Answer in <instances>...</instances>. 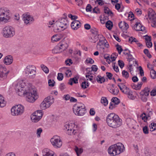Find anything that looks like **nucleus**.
Masks as SVG:
<instances>
[{
	"mask_svg": "<svg viewBox=\"0 0 156 156\" xmlns=\"http://www.w3.org/2000/svg\"><path fill=\"white\" fill-rule=\"evenodd\" d=\"M26 83L23 80H19L16 87V90L20 96L24 95L26 97L27 101L30 102H33L37 98L36 91L31 87H28L24 89L26 86Z\"/></svg>",
	"mask_w": 156,
	"mask_h": 156,
	"instance_id": "obj_1",
	"label": "nucleus"
},
{
	"mask_svg": "<svg viewBox=\"0 0 156 156\" xmlns=\"http://www.w3.org/2000/svg\"><path fill=\"white\" fill-rule=\"evenodd\" d=\"M106 120L108 126L114 128L119 127L122 123V120L117 115L113 113L108 115Z\"/></svg>",
	"mask_w": 156,
	"mask_h": 156,
	"instance_id": "obj_2",
	"label": "nucleus"
},
{
	"mask_svg": "<svg viewBox=\"0 0 156 156\" xmlns=\"http://www.w3.org/2000/svg\"><path fill=\"white\" fill-rule=\"evenodd\" d=\"M124 150L123 145L119 143L110 146L108 149V151L111 156H115L123 152Z\"/></svg>",
	"mask_w": 156,
	"mask_h": 156,
	"instance_id": "obj_3",
	"label": "nucleus"
},
{
	"mask_svg": "<svg viewBox=\"0 0 156 156\" xmlns=\"http://www.w3.org/2000/svg\"><path fill=\"white\" fill-rule=\"evenodd\" d=\"M24 73L26 76L31 79L35 77L36 75V68L33 65L27 66L24 69Z\"/></svg>",
	"mask_w": 156,
	"mask_h": 156,
	"instance_id": "obj_4",
	"label": "nucleus"
},
{
	"mask_svg": "<svg viewBox=\"0 0 156 156\" xmlns=\"http://www.w3.org/2000/svg\"><path fill=\"white\" fill-rule=\"evenodd\" d=\"M74 113L78 116H83L86 112L85 106L82 103L78 105H75L73 108Z\"/></svg>",
	"mask_w": 156,
	"mask_h": 156,
	"instance_id": "obj_5",
	"label": "nucleus"
},
{
	"mask_svg": "<svg viewBox=\"0 0 156 156\" xmlns=\"http://www.w3.org/2000/svg\"><path fill=\"white\" fill-rule=\"evenodd\" d=\"M2 34L5 37H12L15 34V31L12 27L8 26L3 28Z\"/></svg>",
	"mask_w": 156,
	"mask_h": 156,
	"instance_id": "obj_6",
	"label": "nucleus"
},
{
	"mask_svg": "<svg viewBox=\"0 0 156 156\" xmlns=\"http://www.w3.org/2000/svg\"><path fill=\"white\" fill-rule=\"evenodd\" d=\"M54 102V98L52 96H48L45 98L41 103L40 107L42 109L49 107Z\"/></svg>",
	"mask_w": 156,
	"mask_h": 156,
	"instance_id": "obj_7",
	"label": "nucleus"
},
{
	"mask_svg": "<svg viewBox=\"0 0 156 156\" xmlns=\"http://www.w3.org/2000/svg\"><path fill=\"white\" fill-rule=\"evenodd\" d=\"M9 13L5 8H0V22L4 21L7 22L9 19Z\"/></svg>",
	"mask_w": 156,
	"mask_h": 156,
	"instance_id": "obj_8",
	"label": "nucleus"
},
{
	"mask_svg": "<svg viewBox=\"0 0 156 156\" xmlns=\"http://www.w3.org/2000/svg\"><path fill=\"white\" fill-rule=\"evenodd\" d=\"M24 111V107L21 105L15 106L11 109V112L13 115H20L23 113Z\"/></svg>",
	"mask_w": 156,
	"mask_h": 156,
	"instance_id": "obj_9",
	"label": "nucleus"
},
{
	"mask_svg": "<svg viewBox=\"0 0 156 156\" xmlns=\"http://www.w3.org/2000/svg\"><path fill=\"white\" fill-rule=\"evenodd\" d=\"M64 17L59 19L56 22L57 25L62 28L66 29L68 25V22L66 19L67 18L66 14H64Z\"/></svg>",
	"mask_w": 156,
	"mask_h": 156,
	"instance_id": "obj_10",
	"label": "nucleus"
},
{
	"mask_svg": "<svg viewBox=\"0 0 156 156\" xmlns=\"http://www.w3.org/2000/svg\"><path fill=\"white\" fill-rule=\"evenodd\" d=\"M43 115L42 111L37 110L31 115L30 116L31 120L33 122H37L41 119Z\"/></svg>",
	"mask_w": 156,
	"mask_h": 156,
	"instance_id": "obj_11",
	"label": "nucleus"
},
{
	"mask_svg": "<svg viewBox=\"0 0 156 156\" xmlns=\"http://www.w3.org/2000/svg\"><path fill=\"white\" fill-rule=\"evenodd\" d=\"M51 142L53 147L56 148H60L62 145V142L59 137L54 136L51 139Z\"/></svg>",
	"mask_w": 156,
	"mask_h": 156,
	"instance_id": "obj_12",
	"label": "nucleus"
},
{
	"mask_svg": "<svg viewBox=\"0 0 156 156\" xmlns=\"http://www.w3.org/2000/svg\"><path fill=\"white\" fill-rule=\"evenodd\" d=\"M9 72V71L7 70L5 66L0 65V80H3L6 79Z\"/></svg>",
	"mask_w": 156,
	"mask_h": 156,
	"instance_id": "obj_13",
	"label": "nucleus"
},
{
	"mask_svg": "<svg viewBox=\"0 0 156 156\" xmlns=\"http://www.w3.org/2000/svg\"><path fill=\"white\" fill-rule=\"evenodd\" d=\"M73 125L71 123H68L65 125L64 129L69 135H74L76 133V131L73 129Z\"/></svg>",
	"mask_w": 156,
	"mask_h": 156,
	"instance_id": "obj_14",
	"label": "nucleus"
},
{
	"mask_svg": "<svg viewBox=\"0 0 156 156\" xmlns=\"http://www.w3.org/2000/svg\"><path fill=\"white\" fill-rule=\"evenodd\" d=\"M22 17L24 23L26 24H30L34 21L33 17L28 13L23 14Z\"/></svg>",
	"mask_w": 156,
	"mask_h": 156,
	"instance_id": "obj_15",
	"label": "nucleus"
},
{
	"mask_svg": "<svg viewBox=\"0 0 156 156\" xmlns=\"http://www.w3.org/2000/svg\"><path fill=\"white\" fill-rule=\"evenodd\" d=\"M132 53L129 49H124L123 53L125 55H127L128 58L127 59L129 60V62H131L133 61V62H134L135 64L137 65H138L137 62L136 61L134 58H133L132 55L131 54Z\"/></svg>",
	"mask_w": 156,
	"mask_h": 156,
	"instance_id": "obj_16",
	"label": "nucleus"
},
{
	"mask_svg": "<svg viewBox=\"0 0 156 156\" xmlns=\"http://www.w3.org/2000/svg\"><path fill=\"white\" fill-rule=\"evenodd\" d=\"M148 15L150 20H156V15L152 9H150L148 10Z\"/></svg>",
	"mask_w": 156,
	"mask_h": 156,
	"instance_id": "obj_17",
	"label": "nucleus"
},
{
	"mask_svg": "<svg viewBox=\"0 0 156 156\" xmlns=\"http://www.w3.org/2000/svg\"><path fill=\"white\" fill-rule=\"evenodd\" d=\"M81 25L80 21L77 20H74L71 24V27L72 29L76 30L79 28Z\"/></svg>",
	"mask_w": 156,
	"mask_h": 156,
	"instance_id": "obj_18",
	"label": "nucleus"
},
{
	"mask_svg": "<svg viewBox=\"0 0 156 156\" xmlns=\"http://www.w3.org/2000/svg\"><path fill=\"white\" fill-rule=\"evenodd\" d=\"M13 61L12 57L9 55L6 56L4 58L3 62L6 65H9L12 63Z\"/></svg>",
	"mask_w": 156,
	"mask_h": 156,
	"instance_id": "obj_19",
	"label": "nucleus"
},
{
	"mask_svg": "<svg viewBox=\"0 0 156 156\" xmlns=\"http://www.w3.org/2000/svg\"><path fill=\"white\" fill-rule=\"evenodd\" d=\"M43 156H55L54 153L48 149H45L42 151Z\"/></svg>",
	"mask_w": 156,
	"mask_h": 156,
	"instance_id": "obj_20",
	"label": "nucleus"
},
{
	"mask_svg": "<svg viewBox=\"0 0 156 156\" xmlns=\"http://www.w3.org/2000/svg\"><path fill=\"white\" fill-rule=\"evenodd\" d=\"M145 39L146 45L148 48H151L152 45V44L151 41V37L147 35L145 36Z\"/></svg>",
	"mask_w": 156,
	"mask_h": 156,
	"instance_id": "obj_21",
	"label": "nucleus"
},
{
	"mask_svg": "<svg viewBox=\"0 0 156 156\" xmlns=\"http://www.w3.org/2000/svg\"><path fill=\"white\" fill-rule=\"evenodd\" d=\"M134 28L137 31H144L145 30V27L143 26L140 23H136L134 25Z\"/></svg>",
	"mask_w": 156,
	"mask_h": 156,
	"instance_id": "obj_22",
	"label": "nucleus"
},
{
	"mask_svg": "<svg viewBox=\"0 0 156 156\" xmlns=\"http://www.w3.org/2000/svg\"><path fill=\"white\" fill-rule=\"evenodd\" d=\"M151 90L150 88L148 87H146L144 89L142 90L140 93V95H145L146 96H147L149 95V92Z\"/></svg>",
	"mask_w": 156,
	"mask_h": 156,
	"instance_id": "obj_23",
	"label": "nucleus"
},
{
	"mask_svg": "<svg viewBox=\"0 0 156 156\" xmlns=\"http://www.w3.org/2000/svg\"><path fill=\"white\" fill-rule=\"evenodd\" d=\"M96 80L98 83H102L105 82V79L104 77L101 76V75H99L96 77Z\"/></svg>",
	"mask_w": 156,
	"mask_h": 156,
	"instance_id": "obj_24",
	"label": "nucleus"
},
{
	"mask_svg": "<svg viewBox=\"0 0 156 156\" xmlns=\"http://www.w3.org/2000/svg\"><path fill=\"white\" fill-rule=\"evenodd\" d=\"M6 104V102L4 100V98L0 94V107L3 108L5 107Z\"/></svg>",
	"mask_w": 156,
	"mask_h": 156,
	"instance_id": "obj_25",
	"label": "nucleus"
},
{
	"mask_svg": "<svg viewBox=\"0 0 156 156\" xmlns=\"http://www.w3.org/2000/svg\"><path fill=\"white\" fill-rule=\"evenodd\" d=\"M112 87L109 90V91L112 94L116 95L119 92V89L117 87Z\"/></svg>",
	"mask_w": 156,
	"mask_h": 156,
	"instance_id": "obj_26",
	"label": "nucleus"
},
{
	"mask_svg": "<svg viewBox=\"0 0 156 156\" xmlns=\"http://www.w3.org/2000/svg\"><path fill=\"white\" fill-rule=\"evenodd\" d=\"M99 35L98 34L92 35L90 39V41L91 42H95L98 40Z\"/></svg>",
	"mask_w": 156,
	"mask_h": 156,
	"instance_id": "obj_27",
	"label": "nucleus"
},
{
	"mask_svg": "<svg viewBox=\"0 0 156 156\" xmlns=\"http://www.w3.org/2000/svg\"><path fill=\"white\" fill-rule=\"evenodd\" d=\"M143 84L142 82H141L138 83L136 85L134 84H133L132 87L136 90H139L140 89L141 86Z\"/></svg>",
	"mask_w": 156,
	"mask_h": 156,
	"instance_id": "obj_28",
	"label": "nucleus"
},
{
	"mask_svg": "<svg viewBox=\"0 0 156 156\" xmlns=\"http://www.w3.org/2000/svg\"><path fill=\"white\" fill-rule=\"evenodd\" d=\"M105 42L103 41L99 40V43L97 45V48L99 49H104V47Z\"/></svg>",
	"mask_w": 156,
	"mask_h": 156,
	"instance_id": "obj_29",
	"label": "nucleus"
},
{
	"mask_svg": "<svg viewBox=\"0 0 156 156\" xmlns=\"http://www.w3.org/2000/svg\"><path fill=\"white\" fill-rule=\"evenodd\" d=\"M61 38L57 35H55L52 36L51 41L52 42H56L59 41Z\"/></svg>",
	"mask_w": 156,
	"mask_h": 156,
	"instance_id": "obj_30",
	"label": "nucleus"
},
{
	"mask_svg": "<svg viewBox=\"0 0 156 156\" xmlns=\"http://www.w3.org/2000/svg\"><path fill=\"white\" fill-rule=\"evenodd\" d=\"M106 27L109 30H111L113 24L112 22L110 21H108L105 23Z\"/></svg>",
	"mask_w": 156,
	"mask_h": 156,
	"instance_id": "obj_31",
	"label": "nucleus"
},
{
	"mask_svg": "<svg viewBox=\"0 0 156 156\" xmlns=\"http://www.w3.org/2000/svg\"><path fill=\"white\" fill-rule=\"evenodd\" d=\"M75 150L77 156H79L83 152V149L82 148H79L77 147H75Z\"/></svg>",
	"mask_w": 156,
	"mask_h": 156,
	"instance_id": "obj_32",
	"label": "nucleus"
},
{
	"mask_svg": "<svg viewBox=\"0 0 156 156\" xmlns=\"http://www.w3.org/2000/svg\"><path fill=\"white\" fill-rule=\"evenodd\" d=\"M129 66L128 67V69L129 70L130 72L132 74V72H133V65L134 66H136L138 65H136L134 63V62H133L132 64V62H129Z\"/></svg>",
	"mask_w": 156,
	"mask_h": 156,
	"instance_id": "obj_33",
	"label": "nucleus"
},
{
	"mask_svg": "<svg viewBox=\"0 0 156 156\" xmlns=\"http://www.w3.org/2000/svg\"><path fill=\"white\" fill-rule=\"evenodd\" d=\"M111 101L116 105L118 104L120 102L119 100L116 97L113 98L111 99Z\"/></svg>",
	"mask_w": 156,
	"mask_h": 156,
	"instance_id": "obj_34",
	"label": "nucleus"
},
{
	"mask_svg": "<svg viewBox=\"0 0 156 156\" xmlns=\"http://www.w3.org/2000/svg\"><path fill=\"white\" fill-rule=\"evenodd\" d=\"M101 103L105 106H106L108 104V101L105 97H102L101 100Z\"/></svg>",
	"mask_w": 156,
	"mask_h": 156,
	"instance_id": "obj_35",
	"label": "nucleus"
},
{
	"mask_svg": "<svg viewBox=\"0 0 156 156\" xmlns=\"http://www.w3.org/2000/svg\"><path fill=\"white\" fill-rule=\"evenodd\" d=\"M150 74L151 77L153 79H154L155 78L156 76V72L153 69H152L151 70Z\"/></svg>",
	"mask_w": 156,
	"mask_h": 156,
	"instance_id": "obj_36",
	"label": "nucleus"
},
{
	"mask_svg": "<svg viewBox=\"0 0 156 156\" xmlns=\"http://www.w3.org/2000/svg\"><path fill=\"white\" fill-rule=\"evenodd\" d=\"M122 76L126 79H127L129 77V73L127 71L125 70H123L122 72Z\"/></svg>",
	"mask_w": 156,
	"mask_h": 156,
	"instance_id": "obj_37",
	"label": "nucleus"
},
{
	"mask_svg": "<svg viewBox=\"0 0 156 156\" xmlns=\"http://www.w3.org/2000/svg\"><path fill=\"white\" fill-rule=\"evenodd\" d=\"M41 67L42 70L45 72L46 73H48L49 72V69L44 64H41Z\"/></svg>",
	"mask_w": 156,
	"mask_h": 156,
	"instance_id": "obj_38",
	"label": "nucleus"
},
{
	"mask_svg": "<svg viewBox=\"0 0 156 156\" xmlns=\"http://www.w3.org/2000/svg\"><path fill=\"white\" fill-rule=\"evenodd\" d=\"M127 95L128 98L131 100H133L135 99V97L133 95V92L131 90Z\"/></svg>",
	"mask_w": 156,
	"mask_h": 156,
	"instance_id": "obj_39",
	"label": "nucleus"
},
{
	"mask_svg": "<svg viewBox=\"0 0 156 156\" xmlns=\"http://www.w3.org/2000/svg\"><path fill=\"white\" fill-rule=\"evenodd\" d=\"M140 117L144 122H146L147 121V117L146 116V114L144 113H142V114L140 115Z\"/></svg>",
	"mask_w": 156,
	"mask_h": 156,
	"instance_id": "obj_40",
	"label": "nucleus"
},
{
	"mask_svg": "<svg viewBox=\"0 0 156 156\" xmlns=\"http://www.w3.org/2000/svg\"><path fill=\"white\" fill-rule=\"evenodd\" d=\"M88 86L89 84L88 83H86V81L82 82L81 85V87L84 89L86 88Z\"/></svg>",
	"mask_w": 156,
	"mask_h": 156,
	"instance_id": "obj_41",
	"label": "nucleus"
},
{
	"mask_svg": "<svg viewBox=\"0 0 156 156\" xmlns=\"http://www.w3.org/2000/svg\"><path fill=\"white\" fill-rule=\"evenodd\" d=\"M144 52L149 58H150L151 57V55L150 54L148 49H144Z\"/></svg>",
	"mask_w": 156,
	"mask_h": 156,
	"instance_id": "obj_42",
	"label": "nucleus"
},
{
	"mask_svg": "<svg viewBox=\"0 0 156 156\" xmlns=\"http://www.w3.org/2000/svg\"><path fill=\"white\" fill-rule=\"evenodd\" d=\"M125 22L121 21L119 23V28L122 30L124 29V26L125 25Z\"/></svg>",
	"mask_w": 156,
	"mask_h": 156,
	"instance_id": "obj_43",
	"label": "nucleus"
},
{
	"mask_svg": "<svg viewBox=\"0 0 156 156\" xmlns=\"http://www.w3.org/2000/svg\"><path fill=\"white\" fill-rule=\"evenodd\" d=\"M55 81L53 80H51L49 79L48 81V84L49 86L53 87L55 85Z\"/></svg>",
	"mask_w": 156,
	"mask_h": 156,
	"instance_id": "obj_44",
	"label": "nucleus"
},
{
	"mask_svg": "<svg viewBox=\"0 0 156 156\" xmlns=\"http://www.w3.org/2000/svg\"><path fill=\"white\" fill-rule=\"evenodd\" d=\"M90 31L92 34V35L98 34L97 29L95 28L91 29Z\"/></svg>",
	"mask_w": 156,
	"mask_h": 156,
	"instance_id": "obj_45",
	"label": "nucleus"
},
{
	"mask_svg": "<svg viewBox=\"0 0 156 156\" xmlns=\"http://www.w3.org/2000/svg\"><path fill=\"white\" fill-rule=\"evenodd\" d=\"M42 132V129L41 128L38 129L37 130V137H39L41 136V134Z\"/></svg>",
	"mask_w": 156,
	"mask_h": 156,
	"instance_id": "obj_46",
	"label": "nucleus"
},
{
	"mask_svg": "<svg viewBox=\"0 0 156 156\" xmlns=\"http://www.w3.org/2000/svg\"><path fill=\"white\" fill-rule=\"evenodd\" d=\"M143 130L144 133L145 134H147L148 133L149 129L147 126H145L143 127Z\"/></svg>",
	"mask_w": 156,
	"mask_h": 156,
	"instance_id": "obj_47",
	"label": "nucleus"
},
{
	"mask_svg": "<svg viewBox=\"0 0 156 156\" xmlns=\"http://www.w3.org/2000/svg\"><path fill=\"white\" fill-rule=\"evenodd\" d=\"M86 77L88 78V79H89V80L93 83L95 81V79H93V77L92 76H90L89 75H86Z\"/></svg>",
	"mask_w": 156,
	"mask_h": 156,
	"instance_id": "obj_48",
	"label": "nucleus"
},
{
	"mask_svg": "<svg viewBox=\"0 0 156 156\" xmlns=\"http://www.w3.org/2000/svg\"><path fill=\"white\" fill-rule=\"evenodd\" d=\"M63 78V75L62 73H58L57 76V79L59 81L62 80Z\"/></svg>",
	"mask_w": 156,
	"mask_h": 156,
	"instance_id": "obj_49",
	"label": "nucleus"
},
{
	"mask_svg": "<svg viewBox=\"0 0 156 156\" xmlns=\"http://www.w3.org/2000/svg\"><path fill=\"white\" fill-rule=\"evenodd\" d=\"M118 64L121 68H122L124 66V63L122 61L119 60L118 61Z\"/></svg>",
	"mask_w": 156,
	"mask_h": 156,
	"instance_id": "obj_50",
	"label": "nucleus"
},
{
	"mask_svg": "<svg viewBox=\"0 0 156 156\" xmlns=\"http://www.w3.org/2000/svg\"><path fill=\"white\" fill-rule=\"evenodd\" d=\"M86 62L87 63H90L91 64H93L94 62V61L91 58H87L86 60Z\"/></svg>",
	"mask_w": 156,
	"mask_h": 156,
	"instance_id": "obj_51",
	"label": "nucleus"
},
{
	"mask_svg": "<svg viewBox=\"0 0 156 156\" xmlns=\"http://www.w3.org/2000/svg\"><path fill=\"white\" fill-rule=\"evenodd\" d=\"M66 76L68 77L71 76L72 75V72L69 69H67L65 72Z\"/></svg>",
	"mask_w": 156,
	"mask_h": 156,
	"instance_id": "obj_52",
	"label": "nucleus"
},
{
	"mask_svg": "<svg viewBox=\"0 0 156 156\" xmlns=\"http://www.w3.org/2000/svg\"><path fill=\"white\" fill-rule=\"evenodd\" d=\"M51 52L54 54L59 53L62 52V51L60 49H52Z\"/></svg>",
	"mask_w": 156,
	"mask_h": 156,
	"instance_id": "obj_53",
	"label": "nucleus"
},
{
	"mask_svg": "<svg viewBox=\"0 0 156 156\" xmlns=\"http://www.w3.org/2000/svg\"><path fill=\"white\" fill-rule=\"evenodd\" d=\"M117 85L121 90L125 88V85L122 83H118Z\"/></svg>",
	"mask_w": 156,
	"mask_h": 156,
	"instance_id": "obj_54",
	"label": "nucleus"
},
{
	"mask_svg": "<svg viewBox=\"0 0 156 156\" xmlns=\"http://www.w3.org/2000/svg\"><path fill=\"white\" fill-rule=\"evenodd\" d=\"M106 76L109 80H111L112 79V77L113 75L111 73L107 72L106 73Z\"/></svg>",
	"mask_w": 156,
	"mask_h": 156,
	"instance_id": "obj_55",
	"label": "nucleus"
},
{
	"mask_svg": "<svg viewBox=\"0 0 156 156\" xmlns=\"http://www.w3.org/2000/svg\"><path fill=\"white\" fill-rule=\"evenodd\" d=\"M92 6L90 4H88L86 7V11L87 12H91V11Z\"/></svg>",
	"mask_w": 156,
	"mask_h": 156,
	"instance_id": "obj_56",
	"label": "nucleus"
},
{
	"mask_svg": "<svg viewBox=\"0 0 156 156\" xmlns=\"http://www.w3.org/2000/svg\"><path fill=\"white\" fill-rule=\"evenodd\" d=\"M70 96L68 94L65 95L63 97V99L66 101L69 100L70 99Z\"/></svg>",
	"mask_w": 156,
	"mask_h": 156,
	"instance_id": "obj_57",
	"label": "nucleus"
},
{
	"mask_svg": "<svg viewBox=\"0 0 156 156\" xmlns=\"http://www.w3.org/2000/svg\"><path fill=\"white\" fill-rule=\"evenodd\" d=\"M66 64V65H69L70 66V64H71L73 63L72 60L71 59H68L65 61Z\"/></svg>",
	"mask_w": 156,
	"mask_h": 156,
	"instance_id": "obj_58",
	"label": "nucleus"
},
{
	"mask_svg": "<svg viewBox=\"0 0 156 156\" xmlns=\"http://www.w3.org/2000/svg\"><path fill=\"white\" fill-rule=\"evenodd\" d=\"M93 13H100V11L99 9L96 7H95L93 10Z\"/></svg>",
	"mask_w": 156,
	"mask_h": 156,
	"instance_id": "obj_59",
	"label": "nucleus"
},
{
	"mask_svg": "<svg viewBox=\"0 0 156 156\" xmlns=\"http://www.w3.org/2000/svg\"><path fill=\"white\" fill-rule=\"evenodd\" d=\"M139 69L140 71V74L141 76H144V71L141 66H140L139 67Z\"/></svg>",
	"mask_w": 156,
	"mask_h": 156,
	"instance_id": "obj_60",
	"label": "nucleus"
},
{
	"mask_svg": "<svg viewBox=\"0 0 156 156\" xmlns=\"http://www.w3.org/2000/svg\"><path fill=\"white\" fill-rule=\"evenodd\" d=\"M66 86L64 83H61L59 86V88L62 91L66 88Z\"/></svg>",
	"mask_w": 156,
	"mask_h": 156,
	"instance_id": "obj_61",
	"label": "nucleus"
},
{
	"mask_svg": "<svg viewBox=\"0 0 156 156\" xmlns=\"http://www.w3.org/2000/svg\"><path fill=\"white\" fill-rule=\"evenodd\" d=\"M104 10L105 13L107 14H108L109 13V12L110 11L109 9L107 7H105L104 9Z\"/></svg>",
	"mask_w": 156,
	"mask_h": 156,
	"instance_id": "obj_62",
	"label": "nucleus"
},
{
	"mask_svg": "<svg viewBox=\"0 0 156 156\" xmlns=\"http://www.w3.org/2000/svg\"><path fill=\"white\" fill-rule=\"evenodd\" d=\"M151 96H154L156 95V90L153 89L150 92Z\"/></svg>",
	"mask_w": 156,
	"mask_h": 156,
	"instance_id": "obj_63",
	"label": "nucleus"
},
{
	"mask_svg": "<svg viewBox=\"0 0 156 156\" xmlns=\"http://www.w3.org/2000/svg\"><path fill=\"white\" fill-rule=\"evenodd\" d=\"M91 69L94 72H96L98 69V68H97V67L95 65H93L91 67Z\"/></svg>",
	"mask_w": 156,
	"mask_h": 156,
	"instance_id": "obj_64",
	"label": "nucleus"
}]
</instances>
